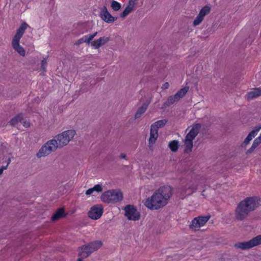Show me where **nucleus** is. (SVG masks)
<instances>
[{
  "mask_svg": "<svg viewBox=\"0 0 261 261\" xmlns=\"http://www.w3.org/2000/svg\"><path fill=\"white\" fill-rule=\"evenodd\" d=\"M8 168V166L6 165V166H2L0 168L3 169V171L4 170L7 169Z\"/></svg>",
  "mask_w": 261,
  "mask_h": 261,
  "instance_id": "e433bc0d",
  "label": "nucleus"
},
{
  "mask_svg": "<svg viewBox=\"0 0 261 261\" xmlns=\"http://www.w3.org/2000/svg\"><path fill=\"white\" fill-rule=\"evenodd\" d=\"M260 144H261V139L257 137L254 140L251 147L247 150L246 154L252 153Z\"/></svg>",
  "mask_w": 261,
  "mask_h": 261,
  "instance_id": "b1692460",
  "label": "nucleus"
},
{
  "mask_svg": "<svg viewBox=\"0 0 261 261\" xmlns=\"http://www.w3.org/2000/svg\"><path fill=\"white\" fill-rule=\"evenodd\" d=\"M261 129V125H258L256 126L254 129L250 132L247 137L245 138V140L243 142L241 145L242 147H246V146L249 144L250 141L255 137V136L257 135V133Z\"/></svg>",
  "mask_w": 261,
  "mask_h": 261,
  "instance_id": "ddd939ff",
  "label": "nucleus"
},
{
  "mask_svg": "<svg viewBox=\"0 0 261 261\" xmlns=\"http://www.w3.org/2000/svg\"><path fill=\"white\" fill-rule=\"evenodd\" d=\"M100 16L103 21L108 23L114 22L116 19L108 11L106 6H103L101 9L100 12Z\"/></svg>",
  "mask_w": 261,
  "mask_h": 261,
  "instance_id": "4468645a",
  "label": "nucleus"
},
{
  "mask_svg": "<svg viewBox=\"0 0 261 261\" xmlns=\"http://www.w3.org/2000/svg\"><path fill=\"white\" fill-rule=\"evenodd\" d=\"M259 200L256 197H250L242 200L236 208V219L238 221H243L246 219L251 212L259 206Z\"/></svg>",
  "mask_w": 261,
  "mask_h": 261,
  "instance_id": "7ed1b4c3",
  "label": "nucleus"
},
{
  "mask_svg": "<svg viewBox=\"0 0 261 261\" xmlns=\"http://www.w3.org/2000/svg\"><path fill=\"white\" fill-rule=\"evenodd\" d=\"M261 244V235H258L247 242H237L234 244L236 249L247 250Z\"/></svg>",
  "mask_w": 261,
  "mask_h": 261,
  "instance_id": "6e6552de",
  "label": "nucleus"
},
{
  "mask_svg": "<svg viewBox=\"0 0 261 261\" xmlns=\"http://www.w3.org/2000/svg\"><path fill=\"white\" fill-rule=\"evenodd\" d=\"M76 133L73 129L63 132L56 135L52 140L48 141L41 147L36 154L38 158L45 156L58 148L66 146L73 138Z\"/></svg>",
  "mask_w": 261,
  "mask_h": 261,
  "instance_id": "f257e3e1",
  "label": "nucleus"
},
{
  "mask_svg": "<svg viewBox=\"0 0 261 261\" xmlns=\"http://www.w3.org/2000/svg\"><path fill=\"white\" fill-rule=\"evenodd\" d=\"M102 245L100 241H95L79 247V256L82 258H87L90 254L97 250Z\"/></svg>",
  "mask_w": 261,
  "mask_h": 261,
  "instance_id": "423d86ee",
  "label": "nucleus"
},
{
  "mask_svg": "<svg viewBox=\"0 0 261 261\" xmlns=\"http://www.w3.org/2000/svg\"><path fill=\"white\" fill-rule=\"evenodd\" d=\"M158 137L159 134L158 130L152 128V127L150 126V137L148 140V146L149 148L152 147L155 143Z\"/></svg>",
  "mask_w": 261,
  "mask_h": 261,
  "instance_id": "2eb2a0df",
  "label": "nucleus"
},
{
  "mask_svg": "<svg viewBox=\"0 0 261 261\" xmlns=\"http://www.w3.org/2000/svg\"><path fill=\"white\" fill-rule=\"evenodd\" d=\"M23 34H16L12 41V45L13 48L21 56L24 57L25 55V51L23 48L20 45L19 40L22 37Z\"/></svg>",
  "mask_w": 261,
  "mask_h": 261,
  "instance_id": "9b49d317",
  "label": "nucleus"
},
{
  "mask_svg": "<svg viewBox=\"0 0 261 261\" xmlns=\"http://www.w3.org/2000/svg\"><path fill=\"white\" fill-rule=\"evenodd\" d=\"M97 34H93L92 35H90L89 36L86 35L83 38L79 39L74 44L75 45H79L84 42H87L88 43H89L93 39V38Z\"/></svg>",
  "mask_w": 261,
  "mask_h": 261,
  "instance_id": "4be33fe9",
  "label": "nucleus"
},
{
  "mask_svg": "<svg viewBox=\"0 0 261 261\" xmlns=\"http://www.w3.org/2000/svg\"><path fill=\"white\" fill-rule=\"evenodd\" d=\"M66 216L63 208H60L53 215L51 220L53 221H57L61 218H64Z\"/></svg>",
  "mask_w": 261,
  "mask_h": 261,
  "instance_id": "dca6fc26",
  "label": "nucleus"
},
{
  "mask_svg": "<svg viewBox=\"0 0 261 261\" xmlns=\"http://www.w3.org/2000/svg\"><path fill=\"white\" fill-rule=\"evenodd\" d=\"M136 0H129L128 2V4L126 6L127 8H129L132 11L133 10L134 8L135 5L136 4Z\"/></svg>",
  "mask_w": 261,
  "mask_h": 261,
  "instance_id": "7c9ffc66",
  "label": "nucleus"
},
{
  "mask_svg": "<svg viewBox=\"0 0 261 261\" xmlns=\"http://www.w3.org/2000/svg\"><path fill=\"white\" fill-rule=\"evenodd\" d=\"M258 137H259L261 139V133H260V135H259V136Z\"/></svg>",
  "mask_w": 261,
  "mask_h": 261,
  "instance_id": "a19ab883",
  "label": "nucleus"
},
{
  "mask_svg": "<svg viewBox=\"0 0 261 261\" xmlns=\"http://www.w3.org/2000/svg\"><path fill=\"white\" fill-rule=\"evenodd\" d=\"M111 7L115 11L119 10L121 8V5L118 2L113 1L111 3Z\"/></svg>",
  "mask_w": 261,
  "mask_h": 261,
  "instance_id": "cd10ccee",
  "label": "nucleus"
},
{
  "mask_svg": "<svg viewBox=\"0 0 261 261\" xmlns=\"http://www.w3.org/2000/svg\"><path fill=\"white\" fill-rule=\"evenodd\" d=\"M23 125L25 127H29L30 126V122H28V121L27 120H24L22 121H21Z\"/></svg>",
  "mask_w": 261,
  "mask_h": 261,
  "instance_id": "473e14b6",
  "label": "nucleus"
},
{
  "mask_svg": "<svg viewBox=\"0 0 261 261\" xmlns=\"http://www.w3.org/2000/svg\"><path fill=\"white\" fill-rule=\"evenodd\" d=\"M167 120L162 119L155 122L151 125L152 128L159 130V128L163 127L167 122Z\"/></svg>",
  "mask_w": 261,
  "mask_h": 261,
  "instance_id": "5701e85b",
  "label": "nucleus"
},
{
  "mask_svg": "<svg viewBox=\"0 0 261 261\" xmlns=\"http://www.w3.org/2000/svg\"><path fill=\"white\" fill-rule=\"evenodd\" d=\"M201 227L202 226L201 225L197 217L194 218L189 225V229L192 231L199 230Z\"/></svg>",
  "mask_w": 261,
  "mask_h": 261,
  "instance_id": "6ab92c4d",
  "label": "nucleus"
},
{
  "mask_svg": "<svg viewBox=\"0 0 261 261\" xmlns=\"http://www.w3.org/2000/svg\"><path fill=\"white\" fill-rule=\"evenodd\" d=\"M132 11L129 9V8L126 7L125 9L123 10L122 13L121 14V16L122 17H125L129 13H130Z\"/></svg>",
  "mask_w": 261,
  "mask_h": 261,
  "instance_id": "2f4dec72",
  "label": "nucleus"
},
{
  "mask_svg": "<svg viewBox=\"0 0 261 261\" xmlns=\"http://www.w3.org/2000/svg\"><path fill=\"white\" fill-rule=\"evenodd\" d=\"M211 11V7L208 6H205L200 10L198 16L193 21V25H199L203 20L205 16L209 14Z\"/></svg>",
  "mask_w": 261,
  "mask_h": 261,
  "instance_id": "f8f14e48",
  "label": "nucleus"
},
{
  "mask_svg": "<svg viewBox=\"0 0 261 261\" xmlns=\"http://www.w3.org/2000/svg\"><path fill=\"white\" fill-rule=\"evenodd\" d=\"M103 212V208L101 204L94 205L90 208L88 215L93 220H97L101 217Z\"/></svg>",
  "mask_w": 261,
  "mask_h": 261,
  "instance_id": "9d476101",
  "label": "nucleus"
},
{
  "mask_svg": "<svg viewBox=\"0 0 261 261\" xmlns=\"http://www.w3.org/2000/svg\"><path fill=\"white\" fill-rule=\"evenodd\" d=\"M48 56L46 58H44L41 61V68L43 72H46V67L47 66V59Z\"/></svg>",
  "mask_w": 261,
  "mask_h": 261,
  "instance_id": "c85d7f7f",
  "label": "nucleus"
},
{
  "mask_svg": "<svg viewBox=\"0 0 261 261\" xmlns=\"http://www.w3.org/2000/svg\"><path fill=\"white\" fill-rule=\"evenodd\" d=\"M179 142L177 140H173L169 143L168 147L173 152H176L179 148Z\"/></svg>",
  "mask_w": 261,
  "mask_h": 261,
  "instance_id": "393cba45",
  "label": "nucleus"
},
{
  "mask_svg": "<svg viewBox=\"0 0 261 261\" xmlns=\"http://www.w3.org/2000/svg\"><path fill=\"white\" fill-rule=\"evenodd\" d=\"M28 27H29V26L27 23L23 22L17 29L16 33H24Z\"/></svg>",
  "mask_w": 261,
  "mask_h": 261,
  "instance_id": "bb28decb",
  "label": "nucleus"
},
{
  "mask_svg": "<svg viewBox=\"0 0 261 261\" xmlns=\"http://www.w3.org/2000/svg\"><path fill=\"white\" fill-rule=\"evenodd\" d=\"M169 87V84L168 82H166L165 83H164L163 85V86L162 87V89H168Z\"/></svg>",
  "mask_w": 261,
  "mask_h": 261,
  "instance_id": "f704fd0d",
  "label": "nucleus"
},
{
  "mask_svg": "<svg viewBox=\"0 0 261 261\" xmlns=\"http://www.w3.org/2000/svg\"><path fill=\"white\" fill-rule=\"evenodd\" d=\"M23 115L22 113H19L13 118H12L8 122L9 124L11 126H15L19 122H21L23 120Z\"/></svg>",
  "mask_w": 261,
  "mask_h": 261,
  "instance_id": "aec40b11",
  "label": "nucleus"
},
{
  "mask_svg": "<svg viewBox=\"0 0 261 261\" xmlns=\"http://www.w3.org/2000/svg\"><path fill=\"white\" fill-rule=\"evenodd\" d=\"M197 218L200 221L201 225L203 226L211 218V216L208 215L204 216H198Z\"/></svg>",
  "mask_w": 261,
  "mask_h": 261,
  "instance_id": "a878e982",
  "label": "nucleus"
},
{
  "mask_svg": "<svg viewBox=\"0 0 261 261\" xmlns=\"http://www.w3.org/2000/svg\"><path fill=\"white\" fill-rule=\"evenodd\" d=\"M150 103V100H148L145 102H144L142 105L141 107L138 108V110L137 111L135 115V119H138L140 118L141 116V115L145 112Z\"/></svg>",
  "mask_w": 261,
  "mask_h": 261,
  "instance_id": "f3484780",
  "label": "nucleus"
},
{
  "mask_svg": "<svg viewBox=\"0 0 261 261\" xmlns=\"http://www.w3.org/2000/svg\"><path fill=\"white\" fill-rule=\"evenodd\" d=\"M11 158H9L7 160V165L8 166V165H9V164L11 163Z\"/></svg>",
  "mask_w": 261,
  "mask_h": 261,
  "instance_id": "4c0bfd02",
  "label": "nucleus"
},
{
  "mask_svg": "<svg viewBox=\"0 0 261 261\" xmlns=\"http://www.w3.org/2000/svg\"><path fill=\"white\" fill-rule=\"evenodd\" d=\"M261 96V89L255 88L253 91L248 92L247 96L248 100L253 99Z\"/></svg>",
  "mask_w": 261,
  "mask_h": 261,
  "instance_id": "412c9836",
  "label": "nucleus"
},
{
  "mask_svg": "<svg viewBox=\"0 0 261 261\" xmlns=\"http://www.w3.org/2000/svg\"><path fill=\"white\" fill-rule=\"evenodd\" d=\"M201 127L200 123H196L193 125L191 129L188 133L184 140L185 148V152L190 153L192 151L193 147V141L199 134Z\"/></svg>",
  "mask_w": 261,
  "mask_h": 261,
  "instance_id": "39448f33",
  "label": "nucleus"
},
{
  "mask_svg": "<svg viewBox=\"0 0 261 261\" xmlns=\"http://www.w3.org/2000/svg\"><path fill=\"white\" fill-rule=\"evenodd\" d=\"M3 172V169L0 168V175H1Z\"/></svg>",
  "mask_w": 261,
  "mask_h": 261,
  "instance_id": "ea45409f",
  "label": "nucleus"
},
{
  "mask_svg": "<svg viewBox=\"0 0 261 261\" xmlns=\"http://www.w3.org/2000/svg\"><path fill=\"white\" fill-rule=\"evenodd\" d=\"M100 198L105 203H115L122 200L123 194L119 189L110 190L103 192Z\"/></svg>",
  "mask_w": 261,
  "mask_h": 261,
  "instance_id": "20e7f679",
  "label": "nucleus"
},
{
  "mask_svg": "<svg viewBox=\"0 0 261 261\" xmlns=\"http://www.w3.org/2000/svg\"><path fill=\"white\" fill-rule=\"evenodd\" d=\"M124 210L125 211V216L128 220L137 221L140 219V214L137 212L134 205H127L124 207Z\"/></svg>",
  "mask_w": 261,
  "mask_h": 261,
  "instance_id": "1a4fd4ad",
  "label": "nucleus"
},
{
  "mask_svg": "<svg viewBox=\"0 0 261 261\" xmlns=\"http://www.w3.org/2000/svg\"><path fill=\"white\" fill-rule=\"evenodd\" d=\"M92 189L94 192H101L102 191V187L101 185L97 184L95 185L94 187L92 188Z\"/></svg>",
  "mask_w": 261,
  "mask_h": 261,
  "instance_id": "c756f323",
  "label": "nucleus"
},
{
  "mask_svg": "<svg viewBox=\"0 0 261 261\" xmlns=\"http://www.w3.org/2000/svg\"><path fill=\"white\" fill-rule=\"evenodd\" d=\"M77 261H83L82 257H80L77 258Z\"/></svg>",
  "mask_w": 261,
  "mask_h": 261,
  "instance_id": "58836bf2",
  "label": "nucleus"
},
{
  "mask_svg": "<svg viewBox=\"0 0 261 261\" xmlns=\"http://www.w3.org/2000/svg\"><path fill=\"white\" fill-rule=\"evenodd\" d=\"M172 195L170 186H163L146 199L145 205L150 210H159L166 205Z\"/></svg>",
  "mask_w": 261,
  "mask_h": 261,
  "instance_id": "f03ea898",
  "label": "nucleus"
},
{
  "mask_svg": "<svg viewBox=\"0 0 261 261\" xmlns=\"http://www.w3.org/2000/svg\"><path fill=\"white\" fill-rule=\"evenodd\" d=\"M93 190L92 189V188H90L88 190H87L86 191V195H90L91 194H92L93 193Z\"/></svg>",
  "mask_w": 261,
  "mask_h": 261,
  "instance_id": "72a5a7b5",
  "label": "nucleus"
},
{
  "mask_svg": "<svg viewBox=\"0 0 261 261\" xmlns=\"http://www.w3.org/2000/svg\"><path fill=\"white\" fill-rule=\"evenodd\" d=\"M192 189H193L194 191H195L196 190V189L195 188H192Z\"/></svg>",
  "mask_w": 261,
  "mask_h": 261,
  "instance_id": "79ce46f5",
  "label": "nucleus"
},
{
  "mask_svg": "<svg viewBox=\"0 0 261 261\" xmlns=\"http://www.w3.org/2000/svg\"><path fill=\"white\" fill-rule=\"evenodd\" d=\"M108 37H102L99 38L96 41H94L91 42V45L94 46L95 48H98L100 46L105 44L109 41Z\"/></svg>",
  "mask_w": 261,
  "mask_h": 261,
  "instance_id": "a211bd4d",
  "label": "nucleus"
},
{
  "mask_svg": "<svg viewBox=\"0 0 261 261\" xmlns=\"http://www.w3.org/2000/svg\"><path fill=\"white\" fill-rule=\"evenodd\" d=\"M120 158L121 159H126V155L125 154H124V153H122V154H121V155H120Z\"/></svg>",
  "mask_w": 261,
  "mask_h": 261,
  "instance_id": "c9c22d12",
  "label": "nucleus"
},
{
  "mask_svg": "<svg viewBox=\"0 0 261 261\" xmlns=\"http://www.w3.org/2000/svg\"><path fill=\"white\" fill-rule=\"evenodd\" d=\"M189 87L187 86L180 89L174 95L170 96L167 99V100L163 103L161 107L162 109H164L167 107H170L174 103L178 101L181 98H182L189 91Z\"/></svg>",
  "mask_w": 261,
  "mask_h": 261,
  "instance_id": "0eeeda50",
  "label": "nucleus"
}]
</instances>
